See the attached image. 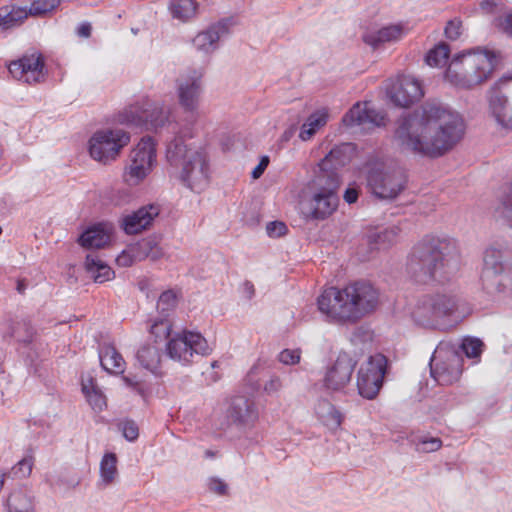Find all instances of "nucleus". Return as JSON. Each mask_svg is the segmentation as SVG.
Listing matches in <instances>:
<instances>
[{
    "label": "nucleus",
    "instance_id": "nucleus-1",
    "mask_svg": "<svg viewBox=\"0 0 512 512\" xmlns=\"http://www.w3.org/2000/svg\"><path fill=\"white\" fill-rule=\"evenodd\" d=\"M465 123L456 111L437 103H426L397 120L394 144L402 151L440 157L464 136Z\"/></svg>",
    "mask_w": 512,
    "mask_h": 512
},
{
    "label": "nucleus",
    "instance_id": "nucleus-2",
    "mask_svg": "<svg viewBox=\"0 0 512 512\" xmlns=\"http://www.w3.org/2000/svg\"><path fill=\"white\" fill-rule=\"evenodd\" d=\"M460 266L456 242L449 238L425 237L417 243L407 262V273L414 282L444 281Z\"/></svg>",
    "mask_w": 512,
    "mask_h": 512
},
{
    "label": "nucleus",
    "instance_id": "nucleus-3",
    "mask_svg": "<svg viewBox=\"0 0 512 512\" xmlns=\"http://www.w3.org/2000/svg\"><path fill=\"white\" fill-rule=\"evenodd\" d=\"M162 138H165L166 161L171 167H181L180 182L195 192H201L209 183V165L201 150H192L185 144L183 126L169 112L162 118Z\"/></svg>",
    "mask_w": 512,
    "mask_h": 512
},
{
    "label": "nucleus",
    "instance_id": "nucleus-4",
    "mask_svg": "<svg viewBox=\"0 0 512 512\" xmlns=\"http://www.w3.org/2000/svg\"><path fill=\"white\" fill-rule=\"evenodd\" d=\"M379 303L378 290L368 282L357 281L342 289L329 287L317 298L319 311L337 324L356 323L373 312Z\"/></svg>",
    "mask_w": 512,
    "mask_h": 512
},
{
    "label": "nucleus",
    "instance_id": "nucleus-5",
    "mask_svg": "<svg viewBox=\"0 0 512 512\" xmlns=\"http://www.w3.org/2000/svg\"><path fill=\"white\" fill-rule=\"evenodd\" d=\"M465 306L464 300L452 293L427 294L417 301L411 316L419 326L443 330L464 315Z\"/></svg>",
    "mask_w": 512,
    "mask_h": 512
},
{
    "label": "nucleus",
    "instance_id": "nucleus-6",
    "mask_svg": "<svg viewBox=\"0 0 512 512\" xmlns=\"http://www.w3.org/2000/svg\"><path fill=\"white\" fill-rule=\"evenodd\" d=\"M495 63V55L491 51L477 49L463 52L452 59L445 77L458 88L473 89L492 76Z\"/></svg>",
    "mask_w": 512,
    "mask_h": 512
},
{
    "label": "nucleus",
    "instance_id": "nucleus-7",
    "mask_svg": "<svg viewBox=\"0 0 512 512\" xmlns=\"http://www.w3.org/2000/svg\"><path fill=\"white\" fill-rule=\"evenodd\" d=\"M406 171L396 165L376 164L367 174V187L370 192L382 200L396 199L407 187Z\"/></svg>",
    "mask_w": 512,
    "mask_h": 512
},
{
    "label": "nucleus",
    "instance_id": "nucleus-8",
    "mask_svg": "<svg viewBox=\"0 0 512 512\" xmlns=\"http://www.w3.org/2000/svg\"><path fill=\"white\" fill-rule=\"evenodd\" d=\"M171 326L166 327L168 342L166 354L182 365L193 363L195 357L208 356L212 352L207 340L197 332L183 331L171 336Z\"/></svg>",
    "mask_w": 512,
    "mask_h": 512
},
{
    "label": "nucleus",
    "instance_id": "nucleus-9",
    "mask_svg": "<svg viewBox=\"0 0 512 512\" xmlns=\"http://www.w3.org/2000/svg\"><path fill=\"white\" fill-rule=\"evenodd\" d=\"M462 365L461 355L452 346L441 343L431 357V376L440 385H450L460 378Z\"/></svg>",
    "mask_w": 512,
    "mask_h": 512
},
{
    "label": "nucleus",
    "instance_id": "nucleus-10",
    "mask_svg": "<svg viewBox=\"0 0 512 512\" xmlns=\"http://www.w3.org/2000/svg\"><path fill=\"white\" fill-rule=\"evenodd\" d=\"M129 142L130 135L122 129L96 131L89 140V153L94 160L107 164L115 160Z\"/></svg>",
    "mask_w": 512,
    "mask_h": 512
},
{
    "label": "nucleus",
    "instance_id": "nucleus-11",
    "mask_svg": "<svg viewBox=\"0 0 512 512\" xmlns=\"http://www.w3.org/2000/svg\"><path fill=\"white\" fill-rule=\"evenodd\" d=\"M159 116L160 110L156 107V104L148 97H143L121 110L117 114L116 121L129 127L156 130L159 125Z\"/></svg>",
    "mask_w": 512,
    "mask_h": 512
},
{
    "label": "nucleus",
    "instance_id": "nucleus-12",
    "mask_svg": "<svg viewBox=\"0 0 512 512\" xmlns=\"http://www.w3.org/2000/svg\"><path fill=\"white\" fill-rule=\"evenodd\" d=\"M387 363V358L383 354H375L361 365L358 371L357 388L362 397L373 399L378 395L383 385Z\"/></svg>",
    "mask_w": 512,
    "mask_h": 512
},
{
    "label": "nucleus",
    "instance_id": "nucleus-13",
    "mask_svg": "<svg viewBox=\"0 0 512 512\" xmlns=\"http://www.w3.org/2000/svg\"><path fill=\"white\" fill-rule=\"evenodd\" d=\"M387 95L395 106L405 108L419 101L424 92L418 79L401 75L387 87Z\"/></svg>",
    "mask_w": 512,
    "mask_h": 512
},
{
    "label": "nucleus",
    "instance_id": "nucleus-14",
    "mask_svg": "<svg viewBox=\"0 0 512 512\" xmlns=\"http://www.w3.org/2000/svg\"><path fill=\"white\" fill-rule=\"evenodd\" d=\"M202 86V72L192 71L177 80V96L180 106L185 112L195 113L198 110Z\"/></svg>",
    "mask_w": 512,
    "mask_h": 512
},
{
    "label": "nucleus",
    "instance_id": "nucleus-15",
    "mask_svg": "<svg viewBox=\"0 0 512 512\" xmlns=\"http://www.w3.org/2000/svg\"><path fill=\"white\" fill-rule=\"evenodd\" d=\"M9 72L18 81L36 84L44 81V59L41 54L24 55L9 65Z\"/></svg>",
    "mask_w": 512,
    "mask_h": 512
},
{
    "label": "nucleus",
    "instance_id": "nucleus-16",
    "mask_svg": "<svg viewBox=\"0 0 512 512\" xmlns=\"http://www.w3.org/2000/svg\"><path fill=\"white\" fill-rule=\"evenodd\" d=\"M386 121V115L374 109L369 102L355 103L342 119L347 127L362 126L365 129L385 126Z\"/></svg>",
    "mask_w": 512,
    "mask_h": 512
},
{
    "label": "nucleus",
    "instance_id": "nucleus-17",
    "mask_svg": "<svg viewBox=\"0 0 512 512\" xmlns=\"http://www.w3.org/2000/svg\"><path fill=\"white\" fill-rule=\"evenodd\" d=\"M159 321L154 320L149 326V336L137 350L136 359L139 365L154 375L160 367V346L157 340Z\"/></svg>",
    "mask_w": 512,
    "mask_h": 512
},
{
    "label": "nucleus",
    "instance_id": "nucleus-18",
    "mask_svg": "<svg viewBox=\"0 0 512 512\" xmlns=\"http://www.w3.org/2000/svg\"><path fill=\"white\" fill-rule=\"evenodd\" d=\"M227 417L237 426L252 428L259 419V411L253 399L235 396L227 409Z\"/></svg>",
    "mask_w": 512,
    "mask_h": 512
},
{
    "label": "nucleus",
    "instance_id": "nucleus-19",
    "mask_svg": "<svg viewBox=\"0 0 512 512\" xmlns=\"http://www.w3.org/2000/svg\"><path fill=\"white\" fill-rule=\"evenodd\" d=\"M356 363L350 354L340 352L326 373L325 386L335 391L343 389L350 382Z\"/></svg>",
    "mask_w": 512,
    "mask_h": 512
},
{
    "label": "nucleus",
    "instance_id": "nucleus-20",
    "mask_svg": "<svg viewBox=\"0 0 512 512\" xmlns=\"http://www.w3.org/2000/svg\"><path fill=\"white\" fill-rule=\"evenodd\" d=\"M160 214V205L148 204L138 210L124 215L120 226L127 235H136L148 229L154 219Z\"/></svg>",
    "mask_w": 512,
    "mask_h": 512
},
{
    "label": "nucleus",
    "instance_id": "nucleus-21",
    "mask_svg": "<svg viewBox=\"0 0 512 512\" xmlns=\"http://www.w3.org/2000/svg\"><path fill=\"white\" fill-rule=\"evenodd\" d=\"M232 19H222L207 30L198 33L193 39L194 47L203 53H212L218 48V41L229 33Z\"/></svg>",
    "mask_w": 512,
    "mask_h": 512
},
{
    "label": "nucleus",
    "instance_id": "nucleus-22",
    "mask_svg": "<svg viewBox=\"0 0 512 512\" xmlns=\"http://www.w3.org/2000/svg\"><path fill=\"white\" fill-rule=\"evenodd\" d=\"M338 202L337 194L315 192L306 217L313 220H324L336 210Z\"/></svg>",
    "mask_w": 512,
    "mask_h": 512
},
{
    "label": "nucleus",
    "instance_id": "nucleus-23",
    "mask_svg": "<svg viewBox=\"0 0 512 512\" xmlns=\"http://www.w3.org/2000/svg\"><path fill=\"white\" fill-rule=\"evenodd\" d=\"M512 97V77L503 78L496 82L489 90V108L497 121L496 106H499V114H504L507 105L510 104L509 98Z\"/></svg>",
    "mask_w": 512,
    "mask_h": 512
},
{
    "label": "nucleus",
    "instance_id": "nucleus-24",
    "mask_svg": "<svg viewBox=\"0 0 512 512\" xmlns=\"http://www.w3.org/2000/svg\"><path fill=\"white\" fill-rule=\"evenodd\" d=\"M484 263L488 269L499 275L512 272V248H489L485 251Z\"/></svg>",
    "mask_w": 512,
    "mask_h": 512
},
{
    "label": "nucleus",
    "instance_id": "nucleus-25",
    "mask_svg": "<svg viewBox=\"0 0 512 512\" xmlns=\"http://www.w3.org/2000/svg\"><path fill=\"white\" fill-rule=\"evenodd\" d=\"M99 360L102 368L108 373L122 374L125 371V360L111 344H104L100 346Z\"/></svg>",
    "mask_w": 512,
    "mask_h": 512
},
{
    "label": "nucleus",
    "instance_id": "nucleus-26",
    "mask_svg": "<svg viewBox=\"0 0 512 512\" xmlns=\"http://www.w3.org/2000/svg\"><path fill=\"white\" fill-rule=\"evenodd\" d=\"M110 241V234L103 224L87 228L79 237V244L87 249L103 248Z\"/></svg>",
    "mask_w": 512,
    "mask_h": 512
},
{
    "label": "nucleus",
    "instance_id": "nucleus-27",
    "mask_svg": "<svg viewBox=\"0 0 512 512\" xmlns=\"http://www.w3.org/2000/svg\"><path fill=\"white\" fill-rule=\"evenodd\" d=\"M319 172L314 179V187L316 192L326 194H337V190L340 186V177L337 171L330 167H324L323 164H319Z\"/></svg>",
    "mask_w": 512,
    "mask_h": 512
},
{
    "label": "nucleus",
    "instance_id": "nucleus-28",
    "mask_svg": "<svg viewBox=\"0 0 512 512\" xmlns=\"http://www.w3.org/2000/svg\"><path fill=\"white\" fill-rule=\"evenodd\" d=\"M402 34L403 27L401 25H390L375 32L365 33L363 35V41L373 48H377L384 43L399 40L402 37Z\"/></svg>",
    "mask_w": 512,
    "mask_h": 512
},
{
    "label": "nucleus",
    "instance_id": "nucleus-29",
    "mask_svg": "<svg viewBox=\"0 0 512 512\" xmlns=\"http://www.w3.org/2000/svg\"><path fill=\"white\" fill-rule=\"evenodd\" d=\"M198 7L196 0H170L168 11L173 19L187 23L196 18Z\"/></svg>",
    "mask_w": 512,
    "mask_h": 512
},
{
    "label": "nucleus",
    "instance_id": "nucleus-30",
    "mask_svg": "<svg viewBox=\"0 0 512 512\" xmlns=\"http://www.w3.org/2000/svg\"><path fill=\"white\" fill-rule=\"evenodd\" d=\"M156 155V143L151 137L147 136L143 137L132 150L131 160L137 159V162L146 166L149 165L152 168V165L156 162Z\"/></svg>",
    "mask_w": 512,
    "mask_h": 512
},
{
    "label": "nucleus",
    "instance_id": "nucleus-31",
    "mask_svg": "<svg viewBox=\"0 0 512 512\" xmlns=\"http://www.w3.org/2000/svg\"><path fill=\"white\" fill-rule=\"evenodd\" d=\"M85 267L97 283H104L114 278V271L93 254L86 256Z\"/></svg>",
    "mask_w": 512,
    "mask_h": 512
},
{
    "label": "nucleus",
    "instance_id": "nucleus-32",
    "mask_svg": "<svg viewBox=\"0 0 512 512\" xmlns=\"http://www.w3.org/2000/svg\"><path fill=\"white\" fill-rule=\"evenodd\" d=\"M352 146L349 143H344L335 146L321 161L324 167H330L337 171L339 167L346 165L351 159Z\"/></svg>",
    "mask_w": 512,
    "mask_h": 512
},
{
    "label": "nucleus",
    "instance_id": "nucleus-33",
    "mask_svg": "<svg viewBox=\"0 0 512 512\" xmlns=\"http://www.w3.org/2000/svg\"><path fill=\"white\" fill-rule=\"evenodd\" d=\"M7 512H34L33 497L25 489L14 490L7 499Z\"/></svg>",
    "mask_w": 512,
    "mask_h": 512
},
{
    "label": "nucleus",
    "instance_id": "nucleus-34",
    "mask_svg": "<svg viewBox=\"0 0 512 512\" xmlns=\"http://www.w3.org/2000/svg\"><path fill=\"white\" fill-rule=\"evenodd\" d=\"M117 463L115 453L107 452L103 455L100 462V486L107 487L115 482L118 477Z\"/></svg>",
    "mask_w": 512,
    "mask_h": 512
},
{
    "label": "nucleus",
    "instance_id": "nucleus-35",
    "mask_svg": "<svg viewBox=\"0 0 512 512\" xmlns=\"http://www.w3.org/2000/svg\"><path fill=\"white\" fill-rule=\"evenodd\" d=\"M28 17L26 7L0 8V28L8 30L19 26Z\"/></svg>",
    "mask_w": 512,
    "mask_h": 512
},
{
    "label": "nucleus",
    "instance_id": "nucleus-36",
    "mask_svg": "<svg viewBox=\"0 0 512 512\" xmlns=\"http://www.w3.org/2000/svg\"><path fill=\"white\" fill-rule=\"evenodd\" d=\"M328 115L324 111H317L312 113L301 126L299 137L303 141L310 140L316 132L323 126L326 125Z\"/></svg>",
    "mask_w": 512,
    "mask_h": 512
},
{
    "label": "nucleus",
    "instance_id": "nucleus-37",
    "mask_svg": "<svg viewBox=\"0 0 512 512\" xmlns=\"http://www.w3.org/2000/svg\"><path fill=\"white\" fill-rule=\"evenodd\" d=\"M316 413L324 425L330 428H337L341 425L342 416L340 412L328 401H320Z\"/></svg>",
    "mask_w": 512,
    "mask_h": 512
},
{
    "label": "nucleus",
    "instance_id": "nucleus-38",
    "mask_svg": "<svg viewBox=\"0 0 512 512\" xmlns=\"http://www.w3.org/2000/svg\"><path fill=\"white\" fill-rule=\"evenodd\" d=\"M82 392L94 410L102 411L106 407V398L92 378L82 382Z\"/></svg>",
    "mask_w": 512,
    "mask_h": 512
},
{
    "label": "nucleus",
    "instance_id": "nucleus-39",
    "mask_svg": "<svg viewBox=\"0 0 512 512\" xmlns=\"http://www.w3.org/2000/svg\"><path fill=\"white\" fill-rule=\"evenodd\" d=\"M400 228L398 226H391L382 231L372 233L369 236V243L375 245L376 248H387L396 243L399 235Z\"/></svg>",
    "mask_w": 512,
    "mask_h": 512
},
{
    "label": "nucleus",
    "instance_id": "nucleus-40",
    "mask_svg": "<svg viewBox=\"0 0 512 512\" xmlns=\"http://www.w3.org/2000/svg\"><path fill=\"white\" fill-rule=\"evenodd\" d=\"M151 171L149 165L137 162V159L131 160L130 165L124 172V180L128 185L134 186L139 184Z\"/></svg>",
    "mask_w": 512,
    "mask_h": 512
},
{
    "label": "nucleus",
    "instance_id": "nucleus-41",
    "mask_svg": "<svg viewBox=\"0 0 512 512\" xmlns=\"http://www.w3.org/2000/svg\"><path fill=\"white\" fill-rule=\"evenodd\" d=\"M449 54V46L446 43H440L427 53L425 61L431 67H440L447 63Z\"/></svg>",
    "mask_w": 512,
    "mask_h": 512
},
{
    "label": "nucleus",
    "instance_id": "nucleus-42",
    "mask_svg": "<svg viewBox=\"0 0 512 512\" xmlns=\"http://www.w3.org/2000/svg\"><path fill=\"white\" fill-rule=\"evenodd\" d=\"M182 298V291L180 288H172L162 291V326L165 322V311H173L178 305L179 300Z\"/></svg>",
    "mask_w": 512,
    "mask_h": 512
},
{
    "label": "nucleus",
    "instance_id": "nucleus-43",
    "mask_svg": "<svg viewBox=\"0 0 512 512\" xmlns=\"http://www.w3.org/2000/svg\"><path fill=\"white\" fill-rule=\"evenodd\" d=\"M34 335L33 328L30 323L22 320L15 323L12 326L10 337L15 338L17 341L28 344L32 341Z\"/></svg>",
    "mask_w": 512,
    "mask_h": 512
},
{
    "label": "nucleus",
    "instance_id": "nucleus-44",
    "mask_svg": "<svg viewBox=\"0 0 512 512\" xmlns=\"http://www.w3.org/2000/svg\"><path fill=\"white\" fill-rule=\"evenodd\" d=\"M427 444L435 446V448H441L442 446V442L439 438L419 434H412L410 437L402 438V441L399 443L401 446H419Z\"/></svg>",
    "mask_w": 512,
    "mask_h": 512
},
{
    "label": "nucleus",
    "instance_id": "nucleus-45",
    "mask_svg": "<svg viewBox=\"0 0 512 512\" xmlns=\"http://www.w3.org/2000/svg\"><path fill=\"white\" fill-rule=\"evenodd\" d=\"M499 216L512 227V186L507 195L501 200L500 205L497 207Z\"/></svg>",
    "mask_w": 512,
    "mask_h": 512
},
{
    "label": "nucleus",
    "instance_id": "nucleus-46",
    "mask_svg": "<svg viewBox=\"0 0 512 512\" xmlns=\"http://www.w3.org/2000/svg\"><path fill=\"white\" fill-rule=\"evenodd\" d=\"M483 342L477 338H466L461 344L465 355L469 358L479 357L482 353Z\"/></svg>",
    "mask_w": 512,
    "mask_h": 512
},
{
    "label": "nucleus",
    "instance_id": "nucleus-47",
    "mask_svg": "<svg viewBox=\"0 0 512 512\" xmlns=\"http://www.w3.org/2000/svg\"><path fill=\"white\" fill-rule=\"evenodd\" d=\"M207 489L210 493L218 496H225L228 494L229 487L222 479L218 477H210L206 482Z\"/></svg>",
    "mask_w": 512,
    "mask_h": 512
},
{
    "label": "nucleus",
    "instance_id": "nucleus-48",
    "mask_svg": "<svg viewBox=\"0 0 512 512\" xmlns=\"http://www.w3.org/2000/svg\"><path fill=\"white\" fill-rule=\"evenodd\" d=\"M278 361L284 365H295L300 362V349H283L277 357Z\"/></svg>",
    "mask_w": 512,
    "mask_h": 512
},
{
    "label": "nucleus",
    "instance_id": "nucleus-49",
    "mask_svg": "<svg viewBox=\"0 0 512 512\" xmlns=\"http://www.w3.org/2000/svg\"><path fill=\"white\" fill-rule=\"evenodd\" d=\"M32 467L33 457H25L12 468V473L19 478H24L31 474Z\"/></svg>",
    "mask_w": 512,
    "mask_h": 512
},
{
    "label": "nucleus",
    "instance_id": "nucleus-50",
    "mask_svg": "<svg viewBox=\"0 0 512 512\" xmlns=\"http://www.w3.org/2000/svg\"><path fill=\"white\" fill-rule=\"evenodd\" d=\"M119 430L128 441H133L138 438L139 430L133 421H124L120 423Z\"/></svg>",
    "mask_w": 512,
    "mask_h": 512
},
{
    "label": "nucleus",
    "instance_id": "nucleus-51",
    "mask_svg": "<svg viewBox=\"0 0 512 512\" xmlns=\"http://www.w3.org/2000/svg\"><path fill=\"white\" fill-rule=\"evenodd\" d=\"M462 22L459 19L450 20L445 27V35L450 40H456L461 35Z\"/></svg>",
    "mask_w": 512,
    "mask_h": 512
},
{
    "label": "nucleus",
    "instance_id": "nucleus-52",
    "mask_svg": "<svg viewBox=\"0 0 512 512\" xmlns=\"http://www.w3.org/2000/svg\"><path fill=\"white\" fill-rule=\"evenodd\" d=\"M266 232L270 237H281L286 234L287 226L281 221H272L266 225Z\"/></svg>",
    "mask_w": 512,
    "mask_h": 512
},
{
    "label": "nucleus",
    "instance_id": "nucleus-53",
    "mask_svg": "<svg viewBox=\"0 0 512 512\" xmlns=\"http://www.w3.org/2000/svg\"><path fill=\"white\" fill-rule=\"evenodd\" d=\"M499 106H496L497 123L504 128L512 129V103L507 105L504 114H499Z\"/></svg>",
    "mask_w": 512,
    "mask_h": 512
},
{
    "label": "nucleus",
    "instance_id": "nucleus-54",
    "mask_svg": "<svg viewBox=\"0 0 512 512\" xmlns=\"http://www.w3.org/2000/svg\"><path fill=\"white\" fill-rule=\"evenodd\" d=\"M282 388V381L279 376L273 375L264 385V391L268 394L278 392Z\"/></svg>",
    "mask_w": 512,
    "mask_h": 512
},
{
    "label": "nucleus",
    "instance_id": "nucleus-55",
    "mask_svg": "<svg viewBox=\"0 0 512 512\" xmlns=\"http://www.w3.org/2000/svg\"><path fill=\"white\" fill-rule=\"evenodd\" d=\"M269 164V157L263 156L259 162V164L253 169L252 171V177L254 179H258L261 177V175L264 173L265 169L267 168Z\"/></svg>",
    "mask_w": 512,
    "mask_h": 512
},
{
    "label": "nucleus",
    "instance_id": "nucleus-56",
    "mask_svg": "<svg viewBox=\"0 0 512 512\" xmlns=\"http://www.w3.org/2000/svg\"><path fill=\"white\" fill-rule=\"evenodd\" d=\"M500 27L505 33L512 36V13L506 14L500 19Z\"/></svg>",
    "mask_w": 512,
    "mask_h": 512
},
{
    "label": "nucleus",
    "instance_id": "nucleus-57",
    "mask_svg": "<svg viewBox=\"0 0 512 512\" xmlns=\"http://www.w3.org/2000/svg\"><path fill=\"white\" fill-rule=\"evenodd\" d=\"M92 26L89 22L81 23L76 30V33L81 38H89L91 36Z\"/></svg>",
    "mask_w": 512,
    "mask_h": 512
},
{
    "label": "nucleus",
    "instance_id": "nucleus-58",
    "mask_svg": "<svg viewBox=\"0 0 512 512\" xmlns=\"http://www.w3.org/2000/svg\"><path fill=\"white\" fill-rule=\"evenodd\" d=\"M344 199L347 203H355L358 199V190L356 188H347L344 193Z\"/></svg>",
    "mask_w": 512,
    "mask_h": 512
},
{
    "label": "nucleus",
    "instance_id": "nucleus-59",
    "mask_svg": "<svg viewBox=\"0 0 512 512\" xmlns=\"http://www.w3.org/2000/svg\"><path fill=\"white\" fill-rule=\"evenodd\" d=\"M203 375L205 376L207 384H213L221 378V375L212 369H207L203 372Z\"/></svg>",
    "mask_w": 512,
    "mask_h": 512
},
{
    "label": "nucleus",
    "instance_id": "nucleus-60",
    "mask_svg": "<svg viewBox=\"0 0 512 512\" xmlns=\"http://www.w3.org/2000/svg\"><path fill=\"white\" fill-rule=\"evenodd\" d=\"M117 262L123 266H129L132 262L129 255L123 253L117 258Z\"/></svg>",
    "mask_w": 512,
    "mask_h": 512
},
{
    "label": "nucleus",
    "instance_id": "nucleus-61",
    "mask_svg": "<svg viewBox=\"0 0 512 512\" xmlns=\"http://www.w3.org/2000/svg\"><path fill=\"white\" fill-rule=\"evenodd\" d=\"M244 290H245V292L248 294V297H249V298H252V297H253L254 292H255V289H254V285H253L251 282L246 281V282L244 283Z\"/></svg>",
    "mask_w": 512,
    "mask_h": 512
},
{
    "label": "nucleus",
    "instance_id": "nucleus-62",
    "mask_svg": "<svg viewBox=\"0 0 512 512\" xmlns=\"http://www.w3.org/2000/svg\"><path fill=\"white\" fill-rule=\"evenodd\" d=\"M215 456H216V453H215L213 450H207V451L205 452V455H204V457H205L206 459H212V458H214Z\"/></svg>",
    "mask_w": 512,
    "mask_h": 512
},
{
    "label": "nucleus",
    "instance_id": "nucleus-63",
    "mask_svg": "<svg viewBox=\"0 0 512 512\" xmlns=\"http://www.w3.org/2000/svg\"><path fill=\"white\" fill-rule=\"evenodd\" d=\"M123 381L125 382L126 385L128 386H134L136 385V383L134 381H132V379H130L129 377L127 376H123Z\"/></svg>",
    "mask_w": 512,
    "mask_h": 512
},
{
    "label": "nucleus",
    "instance_id": "nucleus-64",
    "mask_svg": "<svg viewBox=\"0 0 512 512\" xmlns=\"http://www.w3.org/2000/svg\"><path fill=\"white\" fill-rule=\"evenodd\" d=\"M152 301L155 302V307L158 308V306L160 304V296L157 295L156 293H154L152 295Z\"/></svg>",
    "mask_w": 512,
    "mask_h": 512
}]
</instances>
